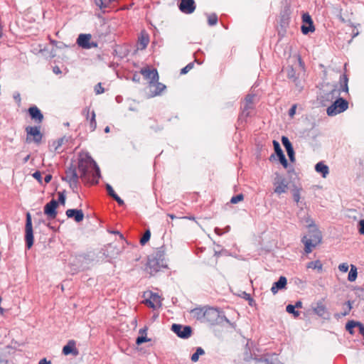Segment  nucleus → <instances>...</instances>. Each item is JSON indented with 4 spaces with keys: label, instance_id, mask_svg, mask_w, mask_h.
Returning a JSON list of instances; mask_svg holds the SVG:
<instances>
[{
    "label": "nucleus",
    "instance_id": "obj_16",
    "mask_svg": "<svg viewBox=\"0 0 364 364\" xmlns=\"http://www.w3.org/2000/svg\"><path fill=\"white\" fill-rule=\"evenodd\" d=\"M178 8L182 13L191 14L196 10V5L194 0H181Z\"/></svg>",
    "mask_w": 364,
    "mask_h": 364
},
{
    "label": "nucleus",
    "instance_id": "obj_17",
    "mask_svg": "<svg viewBox=\"0 0 364 364\" xmlns=\"http://www.w3.org/2000/svg\"><path fill=\"white\" fill-rule=\"evenodd\" d=\"M282 143L284 146V147L286 149L287 156H289V161L291 163L295 162L296 158H295V152L293 147V145L289 138L286 136H282L281 139Z\"/></svg>",
    "mask_w": 364,
    "mask_h": 364
},
{
    "label": "nucleus",
    "instance_id": "obj_37",
    "mask_svg": "<svg viewBox=\"0 0 364 364\" xmlns=\"http://www.w3.org/2000/svg\"><path fill=\"white\" fill-rule=\"evenodd\" d=\"M205 354V350L201 347H197L194 353L192 354L191 360L192 362H197L199 359L200 355Z\"/></svg>",
    "mask_w": 364,
    "mask_h": 364
},
{
    "label": "nucleus",
    "instance_id": "obj_44",
    "mask_svg": "<svg viewBox=\"0 0 364 364\" xmlns=\"http://www.w3.org/2000/svg\"><path fill=\"white\" fill-rule=\"evenodd\" d=\"M218 16L215 14H211L208 15V23L210 26H215L218 23Z\"/></svg>",
    "mask_w": 364,
    "mask_h": 364
},
{
    "label": "nucleus",
    "instance_id": "obj_59",
    "mask_svg": "<svg viewBox=\"0 0 364 364\" xmlns=\"http://www.w3.org/2000/svg\"><path fill=\"white\" fill-rule=\"evenodd\" d=\"M127 102L128 105V109L130 111H134L135 110V106H134V100H128Z\"/></svg>",
    "mask_w": 364,
    "mask_h": 364
},
{
    "label": "nucleus",
    "instance_id": "obj_45",
    "mask_svg": "<svg viewBox=\"0 0 364 364\" xmlns=\"http://www.w3.org/2000/svg\"><path fill=\"white\" fill-rule=\"evenodd\" d=\"M244 199V195L242 193L237 194L232 196L230 199V203L232 204H236Z\"/></svg>",
    "mask_w": 364,
    "mask_h": 364
},
{
    "label": "nucleus",
    "instance_id": "obj_28",
    "mask_svg": "<svg viewBox=\"0 0 364 364\" xmlns=\"http://www.w3.org/2000/svg\"><path fill=\"white\" fill-rule=\"evenodd\" d=\"M148 327L144 326L138 331V346L151 341V338L147 337Z\"/></svg>",
    "mask_w": 364,
    "mask_h": 364
},
{
    "label": "nucleus",
    "instance_id": "obj_57",
    "mask_svg": "<svg viewBox=\"0 0 364 364\" xmlns=\"http://www.w3.org/2000/svg\"><path fill=\"white\" fill-rule=\"evenodd\" d=\"M255 95H247L245 97L246 103L245 105H250L253 102Z\"/></svg>",
    "mask_w": 364,
    "mask_h": 364
},
{
    "label": "nucleus",
    "instance_id": "obj_29",
    "mask_svg": "<svg viewBox=\"0 0 364 364\" xmlns=\"http://www.w3.org/2000/svg\"><path fill=\"white\" fill-rule=\"evenodd\" d=\"M102 250L103 255H105L106 258L114 257V256L119 253L118 250H116L112 244L105 246Z\"/></svg>",
    "mask_w": 364,
    "mask_h": 364
},
{
    "label": "nucleus",
    "instance_id": "obj_63",
    "mask_svg": "<svg viewBox=\"0 0 364 364\" xmlns=\"http://www.w3.org/2000/svg\"><path fill=\"white\" fill-rule=\"evenodd\" d=\"M242 294H243V295L247 296V300H248V301H249V304H250V306H252V303H253V302H255V301H254V299L251 297L250 294H249L246 293L245 291H243V292H242Z\"/></svg>",
    "mask_w": 364,
    "mask_h": 364
},
{
    "label": "nucleus",
    "instance_id": "obj_26",
    "mask_svg": "<svg viewBox=\"0 0 364 364\" xmlns=\"http://www.w3.org/2000/svg\"><path fill=\"white\" fill-rule=\"evenodd\" d=\"M63 353L65 355L72 354L77 355L79 352L75 347V342L73 340H70L68 343L63 348Z\"/></svg>",
    "mask_w": 364,
    "mask_h": 364
},
{
    "label": "nucleus",
    "instance_id": "obj_64",
    "mask_svg": "<svg viewBox=\"0 0 364 364\" xmlns=\"http://www.w3.org/2000/svg\"><path fill=\"white\" fill-rule=\"evenodd\" d=\"M293 306L296 308V309H301L302 308L303 306V303L301 301L299 300V301H296L295 302L294 304H293Z\"/></svg>",
    "mask_w": 364,
    "mask_h": 364
},
{
    "label": "nucleus",
    "instance_id": "obj_10",
    "mask_svg": "<svg viewBox=\"0 0 364 364\" xmlns=\"http://www.w3.org/2000/svg\"><path fill=\"white\" fill-rule=\"evenodd\" d=\"M143 298L144 299L141 302L149 308L155 309L161 305L159 296L151 291L144 292Z\"/></svg>",
    "mask_w": 364,
    "mask_h": 364
},
{
    "label": "nucleus",
    "instance_id": "obj_2",
    "mask_svg": "<svg viewBox=\"0 0 364 364\" xmlns=\"http://www.w3.org/2000/svg\"><path fill=\"white\" fill-rule=\"evenodd\" d=\"M339 82L340 89L337 88L336 85H333V87L330 90L321 91L320 99L323 105H326V103L333 102V100L340 97L341 92L348 93V77L346 74L341 75Z\"/></svg>",
    "mask_w": 364,
    "mask_h": 364
},
{
    "label": "nucleus",
    "instance_id": "obj_4",
    "mask_svg": "<svg viewBox=\"0 0 364 364\" xmlns=\"http://www.w3.org/2000/svg\"><path fill=\"white\" fill-rule=\"evenodd\" d=\"M168 265L165 259V252L163 247L157 249L152 255L148 257L146 269L151 275H154L161 269H167Z\"/></svg>",
    "mask_w": 364,
    "mask_h": 364
},
{
    "label": "nucleus",
    "instance_id": "obj_52",
    "mask_svg": "<svg viewBox=\"0 0 364 364\" xmlns=\"http://www.w3.org/2000/svg\"><path fill=\"white\" fill-rule=\"evenodd\" d=\"M357 328H358V333L364 338V325L360 321H358Z\"/></svg>",
    "mask_w": 364,
    "mask_h": 364
},
{
    "label": "nucleus",
    "instance_id": "obj_7",
    "mask_svg": "<svg viewBox=\"0 0 364 364\" xmlns=\"http://www.w3.org/2000/svg\"><path fill=\"white\" fill-rule=\"evenodd\" d=\"M348 108V102L343 97H338L326 109L328 116L333 117L345 112Z\"/></svg>",
    "mask_w": 364,
    "mask_h": 364
},
{
    "label": "nucleus",
    "instance_id": "obj_51",
    "mask_svg": "<svg viewBox=\"0 0 364 364\" xmlns=\"http://www.w3.org/2000/svg\"><path fill=\"white\" fill-rule=\"evenodd\" d=\"M105 91L104 88L102 87V84L100 82L97 83L95 87V92L97 95H100L103 93Z\"/></svg>",
    "mask_w": 364,
    "mask_h": 364
},
{
    "label": "nucleus",
    "instance_id": "obj_24",
    "mask_svg": "<svg viewBox=\"0 0 364 364\" xmlns=\"http://www.w3.org/2000/svg\"><path fill=\"white\" fill-rule=\"evenodd\" d=\"M28 112L31 119L34 120L36 122L41 123L43 120V114L36 106L34 105L29 107Z\"/></svg>",
    "mask_w": 364,
    "mask_h": 364
},
{
    "label": "nucleus",
    "instance_id": "obj_32",
    "mask_svg": "<svg viewBox=\"0 0 364 364\" xmlns=\"http://www.w3.org/2000/svg\"><path fill=\"white\" fill-rule=\"evenodd\" d=\"M314 312L319 317L324 318L325 314L327 313V309L322 301H318L316 306L313 309Z\"/></svg>",
    "mask_w": 364,
    "mask_h": 364
},
{
    "label": "nucleus",
    "instance_id": "obj_20",
    "mask_svg": "<svg viewBox=\"0 0 364 364\" xmlns=\"http://www.w3.org/2000/svg\"><path fill=\"white\" fill-rule=\"evenodd\" d=\"M287 284V279L284 276H280L277 282L272 284L271 291L273 294H276L279 290L286 289Z\"/></svg>",
    "mask_w": 364,
    "mask_h": 364
},
{
    "label": "nucleus",
    "instance_id": "obj_48",
    "mask_svg": "<svg viewBox=\"0 0 364 364\" xmlns=\"http://www.w3.org/2000/svg\"><path fill=\"white\" fill-rule=\"evenodd\" d=\"M345 304L347 306L346 309L341 314L342 316H346L349 314L350 310L352 309V301L350 300L347 301Z\"/></svg>",
    "mask_w": 364,
    "mask_h": 364
},
{
    "label": "nucleus",
    "instance_id": "obj_33",
    "mask_svg": "<svg viewBox=\"0 0 364 364\" xmlns=\"http://www.w3.org/2000/svg\"><path fill=\"white\" fill-rule=\"evenodd\" d=\"M306 268L317 269L318 272H321L323 269V264L319 259H317L308 262L306 264Z\"/></svg>",
    "mask_w": 364,
    "mask_h": 364
},
{
    "label": "nucleus",
    "instance_id": "obj_25",
    "mask_svg": "<svg viewBox=\"0 0 364 364\" xmlns=\"http://www.w3.org/2000/svg\"><path fill=\"white\" fill-rule=\"evenodd\" d=\"M149 43V35L145 30H142L138 36V50L145 49Z\"/></svg>",
    "mask_w": 364,
    "mask_h": 364
},
{
    "label": "nucleus",
    "instance_id": "obj_61",
    "mask_svg": "<svg viewBox=\"0 0 364 364\" xmlns=\"http://www.w3.org/2000/svg\"><path fill=\"white\" fill-rule=\"evenodd\" d=\"M13 97H14V100H15L17 103H18V104H20V103H21V95H20V93H19V92H15V93L14 94V96H13Z\"/></svg>",
    "mask_w": 364,
    "mask_h": 364
},
{
    "label": "nucleus",
    "instance_id": "obj_30",
    "mask_svg": "<svg viewBox=\"0 0 364 364\" xmlns=\"http://www.w3.org/2000/svg\"><path fill=\"white\" fill-rule=\"evenodd\" d=\"M315 171L321 173L322 177L326 178L329 173V168L323 161H319L315 165Z\"/></svg>",
    "mask_w": 364,
    "mask_h": 364
},
{
    "label": "nucleus",
    "instance_id": "obj_22",
    "mask_svg": "<svg viewBox=\"0 0 364 364\" xmlns=\"http://www.w3.org/2000/svg\"><path fill=\"white\" fill-rule=\"evenodd\" d=\"M287 77L291 80L295 86L300 90H302L303 85L298 76L296 75V72L295 69L292 66H289L287 68Z\"/></svg>",
    "mask_w": 364,
    "mask_h": 364
},
{
    "label": "nucleus",
    "instance_id": "obj_43",
    "mask_svg": "<svg viewBox=\"0 0 364 364\" xmlns=\"http://www.w3.org/2000/svg\"><path fill=\"white\" fill-rule=\"evenodd\" d=\"M303 25L306 24H314L311 16L309 13H304L301 16Z\"/></svg>",
    "mask_w": 364,
    "mask_h": 364
},
{
    "label": "nucleus",
    "instance_id": "obj_58",
    "mask_svg": "<svg viewBox=\"0 0 364 364\" xmlns=\"http://www.w3.org/2000/svg\"><path fill=\"white\" fill-rule=\"evenodd\" d=\"M359 233L364 235V219L359 221Z\"/></svg>",
    "mask_w": 364,
    "mask_h": 364
},
{
    "label": "nucleus",
    "instance_id": "obj_41",
    "mask_svg": "<svg viewBox=\"0 0 364 364\" xmlns=\"http://www.w3.org/2000/svg\"><path fill=\"white\" fill-rule=\"evenodd\" d=\"M89 122H90V132H94L95 129H96V127H97V122H96V119H95V112L94 110H92L91 112V117L90 118L88 119Z\"/></svg>",
    "mask_w": 364,
    "mask_h": 364
},
{
    "label": "nucleus",
    "instance_id": "obj_60",
    "mask_svg": "<svg viewBox=\"0 0 364 364\" xmlns=\"http://www.w3.org/2000/svg\"><path fill=\"white\" fill-rule=\"evenodd\" d=\"M58 200H59V203H60L61 204H64L65 203V196L64 195L63 193H59Z\"/></svg>",
    "mask_w": 364,
    "mask_h": 364
},
{
    "label": "nucleus",
    "instance_id": "obj_35",
    "mask_svg": "<svg viewBox=\"0 0 364 364\" xmlns=\"http://www.w3.org/2000/svg\"><path fill=\"white\" fill-rule=\"evenodd\" d=\"M250 109H252L251 105H245L244 107L242 109V111L241 114L239 116L238 120L239 121L246 120V119L250 116L249 110Z\"/></svg>",
    "mask_w": 364,
    "mask_h": 364
},
{
    "label": "nucleus",
    "instance_id": "obj_1",
    "mask_svg": "<svg viewBox=\"0 0 364 364\" xmlns=\"http://www.w3.org/2000/svg\"><path fill=\"white\" fill-rule=\"evenodd\" d=\"M77 168L80 173V177L83 181H88L90 175L92 173L94 183H98V179L101 177L99 166L92 156L88 154H82L79 156Z\"/></svg>",
    "mask_w": 364,
    "mask_h": 364
},
{
    "label": "nucleus",
    "instance_id": "obj_47",
    "mask_svg": "<svg viewBox=\"0 0 364 364\" xmlns=\"http://www.w3.org/2000/svg\"><path fill=\"white\" fill-rule=\"evenodd\" d=\"M69 183L70 188L73 190V192H77L79 186V179L70 181L68 182Z\"/></svg>",
    "mask_w": 364,
    "mask_h": 364
},
{
    "label": "nucleus",
    "instance_id": "obj_40",
    "mask_svg": "<svg viewBox=\"0 0 364 364\" xmlns=\"http://www.w3.org/2000/svg\"><path fill=\"white\" fill-rule=\"evenodd\" d=\"M301 31L304 35H307L309 33H313L315 31L314 24H306L301 26Z\"/></svg>",
    "mask_w": 364,
    "mask_h": 364
},
{
    "label": "nucleus",
    "instance_id": "obj_3",
    "mask_svg": "<svg viewBox=\"0 0 364 364\" xmlns=\"http://www.w3.org/2000/svg\"><path fill=\"white\" fill-rule=\"evenodd\" d=\"M307 227L308 234L304 235L301 241L304 245V252L306 254H309L312 252L313 248L321 242L322 234L314 220H311V223Z\"/></svg>",
    "mask_w": 364,
    "mask_h": 364
},
{
    "label": "nucleus",
    "instance_id": "obj_39",
    "mask_svg": "<svg viewBox=\"0 0 364 364\" xmlns=\"http://www.w3.org/2000/svg\"><path fill=\"white\" fill-rule=\"evenodd\" d=\"M286 311L291 314L294 318H298L300 316V312L296 310V308L291 304L287 305Z\"/></svg>",
    "mask_w": 364,
    "mask_h": 364
},
{
    "label": "nucleus",
    "instance_id": "obj_46",
    "mask_svg": "<svg viewBox=\"0 0 364 364\" xmlns=\"http://www.w3.org/2000/svg\"><path fill=\"white\" fill-rule=\"evenodd\" d=\"M194 66V62H191L181 70L180 73L185 75L188 73Z\"/></svg>",
    "mask_w": 364,
    "mask_h": 364
},
{
    "label": "nucleus",
    "instance_id": "obj_34",
    "mask_svg": "<svg viewBox=\"0 0 364 364\" xmlns=\"http://www.w3.org/2000/svg\"><path fill=\"white\" fill-rule=\"evenodd\" d=\"M358 321L350 320L346 323V330L351 335L355 333V328H357Z\"/></svg>",
    "mask_w": 364,
    "mask_h": 364
},
{
    "label": "nucleus",
    "instance_id": "obj_38",
    "mask_svg": "<svg viewBox=\"0 0 364 364\" xmlns=\"http://www.w3.org/2000/svg\"><path fill=\"white\" fill-rule=\"evenodd\" d=\"M151 238V231L150 229L148 228L145 230L144 235L139 240V243L141 245L144 246L150 240Z\"/></svg>",
    "mask_w": 364,
    "mask_h": 364
},
{
    "label": "nucleus",
    "instance_id": "obj_56",
    "mask_svg": "<svg viewBox=\"0 0 364 364\" xmlns=\"http://www.w3.org/2000/svg\"><path fill=\"white\" fill-rule=\"evenodd\" d=\"M90 108L87 107H85V109H83L82 110V114L85 117L86 119L88 121V119L90 118Z\"/></svg>",
    "mask_w": 364,
    "mask_h": 364
},
{
    "label": "nucleus",
    "instance_id": "obj_49",
    "mask_svg": "<svg viewBox=\"0 0 364 364\" xmlns=\"http://www.w3.org/2000/svg\"><path fill=\"white\" fill-rule=\"evenodd\" d=\"M262 362H264L266 364H284L279 362L277 359L271 358H264L260 360Z\"/></svg>",
    "mask_w": 364,
    "mask_h": 364
},
{
    "label": "nucleus",
    "instance_id": "obj_62",
    "mask_svg": "<svg viewBox=\"0 0 364 364\" xmlns=\"http://www.w3.org/2000/svg\"><path fill=\"white\" fill-rule=\"evenodd\" d=\"M63 141H64L63 138H60L57 140V141L55 142L56 143V146L55 147V150H58L62 146V144H63Z\"/></svg>",
    "mask_w": 364,
    "mask_h": 364
},
{
    "label": "nucleus",
    "instance_id": "obj_54",
    "mask_svg": "<svg viewBox=\"0 0 364 364\" xmlns=\"http://www.w3.org/2000/svg\"><path fill=\"white\" fill-rule=\"evenodd\" d=\"M296 107H297L296 105L294 104L289 109L288 114L290 117H293L295 115L296 111Z\"/></svg>",
    "mask_w": 364,
    "mask_h": 364
},
{
    "label": "nucleus",
    "instance_id": "obj_12",
    "mask_svg": "<svg viewBox=\"0 0 364 364\" xmlns=\"http://www.w3.org/2000/svg\"><path fill=\"white\" fill-rule=\"evenodd\" d=\"M171 330L179 338L187 339L192 335L193 330L190 326L173 323Z\"/></svg>",
    "mask_w": 364,
    "mask_h": 364
},
{
    "label": "nucleus",
    "instance_id": "obj_50",
    "mask_svg": "<svg viewBox=\"0 0 364 364\" xmlns=\"http://www.w3.org/2000/svg\"><path fill=\"white\" fill-rule=\"evenodd\" d=\"M106 190L107 191L108 195L112 197V198L117 196V194L114 192V189L112 188V186L109 183H107L105 185Z\"/></svg>",
    "mask_w": 364,
    "mask_h": 364
},
{
    "label": "nucleus",
    "instance_id": "obj_6",
    "mask_svg": "<svg viewBox=\"0 0 364 364\" xmlns=\"http://www.w3.org/2000/svg\"><path fill=\"white\" fill-rule=\"evenodd\" d=\"M166 90V86L160 82L159 80H154L149 82L144 87L143 92L146 98L149 99L162 95Z\"/></svg>",
    "mask_w": 364,
    "mask_h": 364
},
{
    "label": "nucleus",
    "instance_id": "obj_8",
    "mask_svg": "<svg viewBox=\"0 0 364 364\" xmlns=\"http://www.w3.org/2000/svg\"><path fill=\"white\" fill-rule=\"evenodd\" d=\"M272 143L274 153L272 154L269 156V161L275 160L276 158H277L278 161L282 165V166L287 168L289 166V163L283 150L281 148L280 144L277 140H273Z\"/></svg>",
    "mask_w": 364,
    "mask_h": 364
},
{
    "label": "nucleus",
    "instance_id": "obj_18",
    "mask_svg": "<svg viewBox=\"0 0 364 364\" xmlns=\"http://www.w3.org/2000/svg\"><path fill=\"white\" fill-rule=\"evenodd\" d=\"M274 193L280 195L282 193H286L287 190V183L286 179L284 177L279 176V174L277 173V178L274 179Z\"/></svg>",
    "mask_w": 364,
    "mask_h": 364
},
{
    "label": "nucleus",
    "instance_id": "obj_5",
    "mask_svg": "<svg viewBox=\"0 0 364 364\" xmlns=\"http://www.w3.org/2000/svg\"><path fill=\"white\" fill-rule=\"evenodd\" d=\"M230 324V320L225 316L224 311L218 308L206 307L204 322L209 323L212 326L220 325L223 322Z\"/></svg>",
    "mask_w": 364,
    "mask_h": 364
},
{
    "label": "nucleus",
    "instance_id": "obj_14",
    "mask_svg": "<svg viewBox=\"0 0 364 364\" xmlns=\"http://www.w3.org/2000/svg\"><path fill=\"white\" fill-rule=\"evenodd\" d=\"M93 261V256L90 253H82L75 256L73 264L77 269H85Z\"/></svg>",
    "mask_w": 364,
    "mask_h": 364
},
{
    "label": "nucleus",
    "instance_id": "obj_27",
    "mask_svg": "<svg viewBox=\"0 0 364 364\" xmlns=\"http://www.w3.org/2000/svg\"><path fill=\"white\" fill-rule=\"evenodd\" d=\"M205 308L206 307H196L190 311L192 316L196 320L203 321L205 315Z\"/></svg>",
    "mask_w": 364,
    "mask_h": 364
},
{
    "label": "nucleus",
    "instance_id": "obj_19",
    "mask_svg": "<svg viewBox=\"0 0 364 364\" xmlns=\"http://www.w3.org/2000/svg\"><path fill=\"white\" fill-rule=\"evenodd\" d=\"M58 205V202L55 200L52 199L44 206V213L48 215L49 219L53 220L56 218L58 213L56 208Z\"/></svg>",
    "mask_w": 364,
    "mask_h": 364
},
{
    "label": "nucleus",
    "instance_id": "obj_42",
    "mask_svg": "<svg viewBox=\"0 0 364 364\" xmlns=\"http://www.w3.org/2000/svg\"><path fill=\"white\" fill-rule=\"evenodd\" d=\"M114 0H95V3L97 6L101 9H105L109 6V4Z\"/></svg>",
    "mask_w": 364,
    "mask_h": 364
},
{
    "label": "nucleus",
    "instance_id": "obj_31",
    "mask_svg": "<svg viewBox=\"0 0 364 364\" xmlns=\"http://www.w3.org/2000/svg\"><path fill=\"white\" fill-rule=\"evenodd\" d=\"M301 190V188H298L296 186H294V188H292V196L294 200L297 203V205L301 208V209H303V207L301 205H305L306 203L301 200L300 197V191Z\"/></svg>",
    "mask_w": 364,
    "mask_h": 364
},
{
    "label": "nucleus",
    "instance_id": "obj_36",
    "mask_svg": "<svg viewBox=\"0 0 364 364\" xmlns=\"http://www.w3.org/2000/svg\"><path fill=\"white\" fill-rule=\"evenodd\" d=\"M357 276H358L357 267L354 264H351L350 269L348 275V280L351 282H354V281H355Z\"/></svg>",
    "mask_w": 364,
    "mask_h": 364
},
{
    "label": "nucleus",
    "instance_id": "obj_15",
    "mask_svg": "<svg viewBox=\"0 0 364 364\" xmlns=\"http://www.w3.org/2000/svg\"><path fill=\"white\" fill-rule=\"evenodd\" d=\"M139 73L142 75L144 79L147 81V84L150 81L159 80L158 71L154 68L146 66L141 68Z\"/></svg>",
    "mask_w": 364,
    "mask_h": 364
},
{
    "label": "nucleus",
    "instance_id": "obj_55",
    "mask_svg": "<svg viewBox=\"0 0 364 364\" xmlns=\"http://www.w3.org/2000/svg\"><path fill=\"white\" fill-rule=\"evenodd\" d=\"M33 177L36 179L40 183H42L41 173L39 171H36L33 173Z\"/></svg>",
    "mask_w": 364,
    "mask_h": 364
},
{
    "label": "nucleus",
    "instance_id": "obj_21",
    "mask_svg": "<svg viewBox=\"0 0 364 364\" xmlns=\"http://www.w3.org/2000/svg\"><path fill=\"white\" fill-rule=\"evenodd\" d=\"M76 167L73 164H70L65 170V176L62 177V180L66 182L79 179Z\"/></svg>",
    "mask_w": 364,
    "mask_h": 364
},
{
    "label": "nucleus",
    "instance_id": "obj_11",
    "mask_svg": "<svg viewBox=\"0 0 364 364\" xmlns=\"http://www.w3.org/2000/svg\"><path fill=\"white\" fill-rule=\"evenodd\" d=\"M26 141L31 142L34 141L36 144L41 143L43 134L41 132L40 127L38 126H28L26 127Z\"/></svg>",
    "mask_w": 364,
    "mask_h": 364
},
{
    "label": "nucleus",
    "instance_id": "obj_13",
    "mask_svg": "<svg viewBox=\"0 0 364 364\" xmlns=\"http://www.w3.org/2000/svg\"><path fill=\"white\" fill-rule=\"evenodd\" d=\"M77 44L83 49L97 48L98 44L92 41V35L90 33H80L77 38Z\"/></svg>",
    "mask_w": 364,
    "mask_h": 364
},
{
    "label": "nucleus",
    "instance_id": "obj_53",
    "mask_svg": "<svg viewBox=\"0 0 364 364\" xmlns=\"http://www.w3.org/2000/svg\"><path fill=\"white\" fill-rule=\"evenodd\" d=\"M349 266L347 263H341L338 265V269L342 272H347L348 271Z\"/></svg>",
    "mask_w": 364,
    "mask_h": 364
},
{
    "label": "nucleus",
    "instance_id": "obj_9",
    "mask_svg": "<svg viewBox=\"0 0 364 364\" xmlns=\"http://www.w3.org/2000/svg\"><path fill=\"white\" fill-rule=\"evenodd\" d=\"M25 241L27 249H31L33 245L34 237L32 225V218L30 213H27L26 217Z\"/></svg>",
    "mask_w": 364,
    "mask_h": 364
},
{
    "label": "nucleus",
    "instance_id": "obj_23",
    "mask_svg": "<svg viewBox=\"0 0 364 364\" xmlns=\"http://www.w3.org/2000/svg\"><path fill=\"white\" fill-rule=\"evenodd\" d=\"M65 214L68 218H73L76 223H80L84 219V213L81 209H68Z\"/></svg>",
    "mask_w": 364,
    "mask_h": 364
}]
</instances>
